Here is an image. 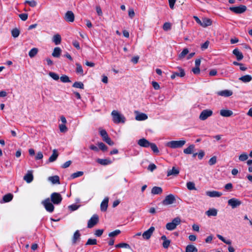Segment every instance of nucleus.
Instances as JSON below:
<instances>
[{"instance_id":"48","label":"nucleus","mask_w":252,"mask_h":252,"mask_svg":"<svg viewBox=\"0 0 252 252\" xmlns=\"http://www.w3.org/2000/svg\"><path fill=\"white\" fill-rule=\"evenodd\" d=\"M248 158V156L246 153H243L239 157V159L241 161H245Z\"/></svg>"},{"instance_id":"10","label":"nucleus","mask_w":252,"mask_h":252,"mask_svg":"<svg viewBox=\"0 0 252 252\" xmlns=\"http://www.w3.org/2000/svg\"><path fill=\"white\" fill-rule=\"evenodd\" d=\"M33 171L32 170H28L26 174V175L24 176L23 179L27 183H30L33 180Z\"/></svg>"},{"instance_id":"42","label":"nucleus","mask_w":252,"mask_h":252,"mask_svg":"<svg viewBox=\"0 0 252 252\" xmlns=\"http://www.w3.org/2000/svg\"><path fill=\"white\" fill-rule=\"evenodd\" d=\"M152 150V151L156 154H158L159 153V150L157 145L155 143L150 144V146Z\"/></svg>"},{"instance_id":"60","label":"nucleus","mask_w":252,"mask_h":252,"mask_svg":"<svg viewBox=\"0 0 252 252\" xmlns=\"http://www.w3.org/2000/svg\"><path fill=\"white\" fill-rule=\"evenodd\" d=\"M157 168V166L155 164H153V163H152V164H150L149 166H148V169L149 170H150V171L152 172L155 169H156Z\"/></svg>"},{"instance_id":"43","label":"nucleus","mask_w":252,"mask_h":252,"mask_svg":"<svg viewBox=\"0 0 252 252\" xmlns=\"http://www.w3.org/2000/svg\"><path fill=\"white\" fill-rule=\"evenodd\" d=\"M187 187L189 190L196 189L194 183L193 182H189L187 183Z\"/></svg>"},{"instance_id":"8","label":"nucleus","mask_w":252,"mask_h":252,"mask_svg":"<svg viewBox=\"0 0 252 252\" xmlns=\"http://www.w3.org/2000/svg\"><path fill=\"white\" fill-rule=\"evenodd\" d=\"M213 114V111L209 109L203 110L200 114L199 119L201 120L204 121L208 117L211 116Z\"/></svg>"},{"instance_id":"59","label":"nucleus","mask_w":252,"mask_h":252,"mask_svg":"<svg viewBox=\"0 0 252 252\" xmlns=\"http://www.w3.org/2000/svg\"><path fill=\"white\" fill-rule=\"evenodd\" d=\"M103 141L106 142L108 144H109L110 146H112L114 144V142L111 140L109 137H108L106 139H104Z\"/></svg>"},{"instance_id":"36","label":"nucleus","mask_w":252,"mask_h":252,"mask_svg":"<svg viewBox=\"0 0 252 252\" xmlns=\"http://www.w3.org/2000/svg\"><path fill=\"white\" fill-rule=\"evenodd\" d=\"M99 133L102 137L103 140L109 137L106 131L104 129L99 128Z\"/></svg>"},{"instance_id":"49","label":"nucleus","mask_w":252,"mask_h":252,"mask_svg":"<svg viewBox=\"0 0 252 252\" xmlns=\"http://www.w3.org/2000/svg\"><path fill=\"white\" fill-rule=\"evenodd\" d=\"M26 3L28 4L31 7H35L37 5V2L35 0H26L25 1Z\"/></svg>"},{"instance_id":"6","label":"nucleus","mask_w":252,"mask_h":252,"mask_svg":"<svg viewBox=\"0 0 252 252\" xmlns=\"http://www.w3.org/2000/svg\"><path fill=\"white\" fill-rule=\"evenodd\" d=\"M62 197L59 193L54 192L51 194V199L53 204H59L62 200Z\"/></svg>"},{"instance_id":"40","label":"nucleus","mask_w":252,"mask_h":252,"mask_svg":"<svg viewBox=\"0 0 252 252\" xmlns=\"http://www.w3.org/2000/svg\"><path fill=\"white\" fill-rule=\"evenodd\" d=\"M76 71L78 73L83 74V70L82 66L79 63H76Z\"/></svg>"},{"instance_id":"53","label":"nucleus","mask_w":252,"mask_h":252,"mask_svg":"<svg viewBox=\"0 0 252 252\" xmlns=\"http://www.w3.org/2000/svg\"><path fill=\"white\" fill-rule=\"evenodd\" d=\"M98 146H99V149H101L103 151H106L107 150V147L102 142L99 143H98Z\"/></svg>"},{"instance_id":"64","label":"nucleus","mask_w":252,"mask_h":252,"mask_svg":"<svg viewBox=\"0 0 252 252\" xmlns=\"http://www.w3.org/2000/svg\"><path fill=\"white\" fill-rule=\"evenodd\" d=\"M209 44V42L208 41H206L204 43H203L201 45V48L202 50H204L207 49L208 47Z\"/></svg>"},{"instance_id":"21","label":"nucleus","mask_w":252,"mask_h":252,"mask_svg":"<svg viewBox=\"0 0 252 252\" xmlns=\"http://www.w3.org/2000/svg\"><path fill=\"white\" fill-rule=\"evenodd\" d=\"M195 149V146L193 144L190 145L188 148L184 149V153L185 154H192Z\"/></svg>"},{"instance_id":"12","label":"nucleus","mask_w":252,"mask_h":252,"mask_svg":"<svg viewBox=\"0 0 252 252\" xmlns=\"http://www.w3.org/2000/svg\"><path fill=\"white\" fill-rule=\"evenodd\" d=\"M64 19L69 22H73L74 20V15L71 11H68L66 12Z\"/></svg>"},{"instance_id":"3","label":"nucleus","mask_w":252,"mask_h":252,"mask_svg":"<svg viewBox=\"0 0 252 252\" xmlns=\"http://www.w3.org/2000/svg\"><path fill=\"white\" fill-rule=\"evenodd\" d=\"M181 221V219L179 217H176L171 222L166 224V228L170 231L174 230L177 226L180 224Z\"/></svg>"},{"instance_id":"62","label":"nucleus","mask_w":252,"mask_h":252,"mask_svg":"<svg viewBox=\"0 0 252 252\" xmlns=\"http://www.w3.org/2000/svg\"><path fill=\"white\" fill-rule=\"evenodd\" d=\"M152 85L155 90H158L160 88L159 84L157 82L153 81Z\"/></svg>"},{"instance_id":"14","label":"nucleus","mask_w":252,"mask_h":252,"mask_svg":"<svg viewBox=\"0 0 252 252\" xmlns=\"http://www.w3.org/2000/svg\"><path fill=\"white\" fill-rule=\"evenodd\" d=\"M135 113L136 114L135 119L137 121H144L148 119V116L146 114L139 113L137 111H135Z\"/></svg>"},{"instance_id":"46","label":"nucleus","mask_w":252,"mask_h":252,"mask_svg":"<svg viewBox=\"0 0 252 252\" xmlns=\"http://www.w3.org/2000/svg\"><path fill=\"white\" fill-rule=\"evenodd\" d=\"M121 231L118 229L110 232V233H109L108 235L110 237H113L116 236L117 235H119Z\"/></svg>"},{"instance_id":"54","label":"nucleus","mask_w":252,"mask_h":252,"mask_svg":"<svg viewBox=\"0 0 252 252\" xmlns=\"http://www.w3.org/2000/svg\"><path fill=\"white\" fill-rule=\"evenodd\" d=\"M170 243H171V241L169 240H167L165 241H163V243H162L163 247L165 249H167L169 247V246L170 244Z\"/></svg>"},{"instance_id":"28","label":"nucleus","mask_w":252,"mask_h":252,"mask_svg":"<svg viewBox=\"0 0 252 252\" xmlns=\"http://www.w3.org/2000/svg\"><path fill=\"white\" fill-rule=\"evenodd\" d=\"M217 212V210L216 209H210L206 212V214L209 217L216 216Z\"/></svg>"},{"instance_id":"20","label":"nucleus","mask_w":252,"mask_h":252,"mask_svg":"<svg viewBox=\"0 0 252 252\" xmlns=\"http://www.w3.org/2000/svg\"><path fill=\"white\" fill-rule=\"evenodd\" d=\"M48 180L50 182H51L53 184H60V178L57 175L49 177L48 178Z\"/></svg>"},{"instance_id":"63","label":"nucleus","mask_w":252,"mask_h":252,"mask_svg":"<svg viewBox=\"0 0 252 252\" xmlns=\"http://www.w3.org/2000/svg\"><path fill=\"white\" fill-rule=\"evenodd\" d=\"M72 44L76 49H80L79 43L77 40L73 41L72 42Z\"/></svg>"},{"instance_id":"16","label":"nucleus","mask_w":252,"mask_h":252,"mask_svg":"<svg viewBox=\"0 0 252 252\" xmlns=\"http://www.w3.org/2000/svg\"><path fill=\"white\" fill-rule=\"evenodd\" d=\"M206 194L210 197H218L222 194L221 192L217 191H208L206 192Z\"/></svg>"},{"instance_id":"4","label":"nucleus","mask_w":252,"mask_h":252,"mask_svg":"<svg viewBox=\"0 0 252 252\" xmlns=\"http://www.w3.org/2000/svg\"><path fill=\"white\" fill-rule=\"evenodd\" d=\"M176 202V196L170 194L165 196L164 199L162 201V203L163 205L167 206L175 203Z\"/></svg>"},{"instance_id":"1","label":"nucleus","mask_w":252,"mask_h":252,"mask_svg":"<svg viewBox=\"0 0 252 252\" xmlns=\"http://www.w3.org/2000/svg\"><path fill=\"white\" fill-rule=\"evenodd\" d=\"M186 143L184 140L179 141H171L166 143L165 146L172 149L180 148L183 147Z\"/></svg>"},{"instance_id":"26","label":"nucleus","mask_w":252,"mask_h":252,"mask_svg":"<svg viewBox=\"0 0 252 252\" xmlns=\"http://www.w3.org/2000/svg\"><path fill=\"white\" fill-rule=\"evenodd\" d=\"M162 192L161 188L159 187H154L152 188L151 193L153 194H161Z\"/></svg>"},{"instance_id":"61","label":"nucleus","mask_w":252,"mask_h":252,"mask_svg":"<svg viewBox=\"0 0 252 252\" xmlns=\"http://www.w3.org/2000/svg\"><path fill=\"white\" fill-rule=\"evenodd\" d=\"M71 163V160H68L66 162H65L63 165H62V167L63 168H66L68 167H69Z\"/></svg>"},{"instance_id":"18","label":"nucleus","mask_w":252,"mask_h":252,"mask_svg":"<svg viewBox=\"0 0 252 252\" xmlns=\"http://www.w3.org/2000/svg\"><path fill=\"white\" fill-rule=\"evenodd\" d=\"M109 198L108 197H105L100 205V209L102 211H105L107 210L108 207Z\"/></svg>"},{"instance_id":"27","label":"nucleus","mask_w":252,"mask_h":252,"mask_svg":"<svg viewBox=\"0 0 252 252\" xmlns=\"http://www.w3.org/2000/svg\"><path fill=\"white\" fill-rule=\"evenodd\" d=\"M53 41L56 45H59L61 42V36L59 34H56L53 37Z\"/></svg>"},{"instance_id":"41","label":"nucleus","mask_w":252,"mask_h":252,"mask_svg":"<svg viewBox=\"0 0 252 252\" xmlns=\"http://www.w3.org/2000/svg\"><path fill=\"white\" fill-rule=\"evenodd\" d=\"M60 79H61V81L63 83L71 82V81L69 79V78L68 77V76H67V75H63L60 78Z\"/></svg>"},{"instance_id":"39","label":"nucleus","mask_w":252,"mask_h":252,"mask_svg":"<svg viewBox=\"0 0 252 252\" xmlns=\"http://www.w3.org/2000/svg\"><path fill=\"white\" fill-rule=\"evenodd\" d=\"M11 33L13 37L16 38L19 35L20 31L18 29L15 28L12 30Z\"/></svg>"},{"instance_id":"50","label":"nucleus","mask_w":252,"mask_h":252,"mask_svg":"<svg viewBox=\"0 0 252 252\" xmlns=\"http://www.w3.org/2000/svg\"><path fill=\"white\" fill-rule=\"evenodd\" d=\"M49 75L55 80H58L59 79V75L54 72H49Z\"/></svg>"},{"instance_id":"17","label":"nucleus","mask_w":252,"mask_h":252,"mask_svg":"<svg viewBox=\"0 0 252 252\" xmlns=\"http://www.w3.org/2000/svg\"><path fill=\"white\" fill-rule=\"evenodd\" d=\"M151 143L149 142L147 139L145 138H142L138 140V144L141 147H149Z\"/></svg>"},{"instance_id":"23","label":"nucleus","mask_w":252,"mask_h":252,"mask_svg":"<svg viewBox=\"0 0 252 252\" xmlns=\"http://www.w3.org/2000/svg\"><path fill=\"white\" fill-rule=\"evenodd\" d=\"M239 80L243 83H246L252 81V77L250 75H246L240 77Z\"/></svg>"},{"instance_id":"9","label":"nucleus","mask_w":252,"mask_h":252,"mask_svg":"<svg viewBox=\"0 0 252 252\" xmlns=\"http://www.w3.org/2000/svg\"><path fill=\"white\" fill-rule=\"evenodd\" d=\"M155 228L154 226H151L149 229L145 231L142 234L143 239L145 240H149L152 235Z\"/></svg>"},{"instance_id":"44","label":"nucleus","mask_w":252,"mask_h":252,"mask_svg":"<svg viewBox=\"0 0 252 252\" xmlns=\"http://www.w3.org/2000/svg\"><path fill=\"white\" fill-rule=\"evenodd\" d=\"M97 244V241L95 239H89L86 243V245H94Z\"/></svg>"},{"instance_id":"33","label":"nucleus","mask_w":252,"mask_h":252,"mask_svg":"<svg viewBox=\"0 0 252 252\" xmlns=\"http://www.w3.org/2000/svg\"><path fill=\"white\" fill-rule=\"evenodd\" d=\"M189 53V50L187 48H185L183 49L182 52L179 55L178 59L181 60L183 59L186 55H187Z\"/></svg>"},{"instance_id":"11","label":"nucleus","mask_w":252,"mask_h":252,"mask_svg":"<svg viewBox=\"0 0 252 252\" xmlns=\"http://www.w3.org/2000/svg\"><path fill=\"white\" fill-rule=\"evenodd\" d=\"M233 93L230 90H225L216 92V94L219 96L223 97H228L232 94Z\"/></svg>"},{"instance_id":"25","label":"nucleus","mask_w":252,"mask_h":252,"mask_svg":"<svg viewBox=\"0 0 252 252\" xmlns=\"http://www.w3.org/2000/svg\"><path fill=\"white\" fill-rule=\"evenodd\" d=\"M97 162L101 164V165H108V164H111L112 163V161L110 159H100V158H98L97 159Z\"/></svg>"},{"instance_id":"32","label":"nucleus","mask_w":252,"mask_h":252,"mask_svg":"<svg viewBox=\"0 0 252 252\" xmlns=\"http://www.w3.org/2000/svg\"><path fill=\"white\" fill-rule=\"evenodd\" d=\"M247 7L244 5L237 6V14H241L245 12L247 10Z\"/></svg>"},{"instance_id":"7","label":"nucleus","mask_w":252,"mask_h":252,"mask_svg":"<svg viewBox=\"0 0 252 252\" xmlns=\"http://www.w3.org/2000/svg\"><path fill=\"white\" fill-rule=\"evenodd\" d=\"M99 221V218L97 215H94L88 222V227L92 228Z\"/></svg>"},{"instance_id":"34","label":"nucleus","mask_w":252,"mask_h":252,"mask_svg":"<svg viewBox=\"0 0 252 252\" xmlns=\"http://www.w3.org/2000/svg\"><path fill=\"white\" fill-rule=\"evenodd\" d=\"M38 51L37 48H33L30 51L29 55L31 58H33L37 54Z\"/></svg>"},{"instance_id":"31","label":"nucleus","mask_w":252,"mask_h":252,"mask_svg":"<svg viewBox=\"0 0 252 252\" xmlns=\"http://www.w3.org/2000/svg\"><path fill=\"white\" fill-rule=\"evenodd\" d=\"M13 198V195L11 193H8L3 196L2 200L4 202H8Z\"/></svg>"},{"instance_id":"30","label":"nucleus","mask_w":252,"mask_h":252,"mask_svg":"<svg viewBox=\"0 0 252 252\" xmlns=\"http://www.w3.org/2000/svg\"><path fill=\"white\" fill-rule=\"evenodd\" d=\"M80 235L79 230H76L72 238L73 244H75L76 243L77 241L80 239Z\"/></svg>"},{"instance_id":"29","label":"nucleus","mask_w":252,"mask_h":252,"mask_svg":"<svg viewBox=\"0 0 252 252\" xmlns=\"http://www.w3.org/2000/svg\"><path fill=\"white\" fill-rule=\"evenodd\" d=\"M212 22L210 19L208 18H204L202 20L201 25L203 27H206L211 25Z\"/></svg>"},{"instance_id":"38","label":"nucleus","mask_w":252,"mask_h":252,"mask_svg":"<svg viewBox=\"0 0 252 252\" xmlns=\"http://www.w3.org/2000/svg\"><path fill=\"white\" fill-rule=\"evenodd\" d=\"M228 205H230L232 208H235L236 207V199L235 198H232L229 199L228 201Z\"/></svg>"},{"instance_id":"56","label":"nucleus","mask_w":252,"mask_h":252,"mask_svg":"<svg viewBox=\"0 0 252 252\" xmlns=\"http://www.w3.org/2000/svg\"><path fill=\"white\" fill-rule=\"evenodd\" d=\"M28 14L27 13H22L19 15V17L23 21H26L28 19Z\"/></svg>"},{"instance_id":"19","label":"nucleus","mask_w":252,"mask_h":252,"mask_svg":"<svg viewBox=\"0 0 252 252\" xmlns=\"http://www.w3.org/2000/svg\"><path fill=\"white\" fill-rule=\"evenodd\" d=\"M233 114V112L229 110L222 109L220 111V115L222 117H228Z\"/></svg>"},{"instance_id":"13","label":"nucleus","mask_w":252,"mask_h":252,"mask_svg":"<svg viewBox=\"0 0 252 252\" xmlns=\"http://www.w3.org/2000/svg\"><path fill=\"white\" fill-rule=\"evenodd\" d=\"M180 72H173L171 76V78L174 79L176 76H179L180 77H183L185 75V72L184 70L180 67H178Z\"/></svg>"},{"instance_id":"15","label":"nucleus","mask_w":252,"mask_h":252,"mask_svg":"<svg viewBox=\"0 0 252 252\" xmlns=\"http://www.w3.org/2000/svg\"><path fill=\"white\" fill-rule=\"evenodd\" d=\"M180 172V170L178 168L176 167H173L171 170H168L167 171V176H177Z\"/></svg>"},{"instance_id":"22","label":"nucleus","mask_w":252,"mask_h":252,"mask_svg":"<svg viewBox=\"0 0 252 252\" xmlns=\"http://www.w3.org/2000/svg\"><path fill=\"white\" fill-rule=\"evenodd\" d=\"M58 155H58L57 150H56V149L53 150L52 155L49 158V159H48L49 162H52L55 161L57 159V158L58 157Z\"/></svg>"},{"instance_id":"51","label":"nucleus","mask_w":252,"mask_h":252,"mask_svg":"<svg viewBox=\"0 0 252 252\" xmlns=\"http://www.w3.org/2000/svg\"><path fill=\"white\" fill-rule=\"evenodd\" d=\"M59 128L61 132H65L67 130V128L65 124L60 125Z\"/></svg>"},{"instance_id":"45","label":"nucleus","mask_w":252,"mask_h":252,"mask_svg":"<svg viewBox=\"0 0 252 252\" xmlns=\"http://www.w3.org/2000/svg\"><path fill=\"white\" fill-rule=\"evenodd\" d=\"M116 248H130V246L128 244L122 243L119 244H117L115 246Z\"/></svg>"},{"instance_id":"2","label":"nucleus","mask_w":252,"mask_h":252,"mask_svg":"<svg viewBox=\"0 0 252 252\" xmlns=\"http://www.w3.org/2000/svg\"><path fill=\"white\" fill-rule=\"evenodd\" d=\"M111 115L113 117V121L114 123L119 124L121 123H125V117L121 114L118 111L116 110H113L111 113Z\"/></svg>"},{"instance_id":"52","label":"nucleus","mask_w":252,"mask_h":252,"mask_svg":"<svg viewBox=\"0 0 252 252\" xmlns=\"http://www.w3.org/2000/svg\"><path fill=\"white\" fill-rule=\"evenodd\" d=\"M216 162H217V158H216V157L214 156L209 159L208 162L210 165H213L215 164L216 163Z\"/></svg>"},{"instance_id":"55","label":"nucleus","mask_w":252,"mask_h":252,"mask_svg":"<svg viewBox=\"0 0 252 252\" xmlns=\"http://www.w3.org/2000/svg\"><path fill=\"white\" fill-rule=\"evenodd\" d=\"M193 245H189L186 247V252H193Z\"/></svg>"},{"instance_id":"57","label":"nucleus","mask_w":252,"mask_h":252,"mask_svg":"<svg viewBox=\"0 0 252 252\" xmlns=\"http://www.w3.org/2000/svg\"><path fill=\"white\" fill-rule=\"evenodd\" d=\"M43 156L42 152H38L37 153L36 156L35 157V159L36 160L41 159L43 158Z\"/></svg>"},{"instance_id":"24","label":"nucleus","mask_w":252,"mask_h":252,"mask_svg":"<svg viewBox=\"0 0 252 252\" xmlns=\"http://www.w3.org/2000/svg\"><path fill=\"white\" fill-rule=\"evenodd\" d=\"M62 50L60 47H55L53 50L52 55L55 58H59L61 55Z\"/></svg>"},{"instance_id":"58","label":"nucleus","mask_w":252,"mask_h":252,"mask_svg":"<svg viewBox=\"0 0 252 252\" xmlns=\"http://www.w3.org/2000/svg\"><path fill=\"white\" fill-rule=\"evenodd\" d=\"M103 232V229H97L95 230L94 234L97 237H100L102 235Z\"/></svg>"},{"instance_id":"37","label":"nucleus","mask_w":252,"mask_h":252,"mask_svg":"<svg viewBox=\"0 0 252 252\" xmlns=\"http://www.w3.org/2000/svg\"><path fill=\"white\" fill-rule=\"evenodd\" d=\"M84 174L83 171H77L75 173H74L71 175V178L72 179H74L80 176H82Z\"/></svg>"},{"instance_id":"5","label":"nucleus","mask_w":252,"mask_h":252,"mask_svg":"<svg viewBox=\"0 0 252 252\" xmlns=\"http://www.w3.org/2000/svg\"><path fill=\"white\" fill-rule=\"evenodd\" d=\"M42 204L44 206L46 210L49 213H52L54 210V206L50 202V198H48L42 201Z\"/></svg>"},{"instance_id":"35","label":"nucleus","mask_w":252,"mask_h":252,"mask_svg":"<svg viewBox=\"0 0 252 252\" xmlns=\"http://www.w3.org/2000/svg\"><path fill=\"white\" fill-rule=\"evenodd\" d=\"M72 87L76 88H79V89H83L84 88V84L81 82H74L72 85Z\"/></svg>"},{"instance_id":"47","label":"nucleus","mask_w":252,"mask_h":252,"mask_svg":"<svg viewBox=\"0 0 252 252\" xmlns=\"http://www.w3.org/2000/svg\"><path fill=\"white\" fill-rule=\"evenodd\" d=\"M171 25L170 23L166 22L163 25V29L165 31H168L171 29Z\"/></svg>"}]
</instances>
